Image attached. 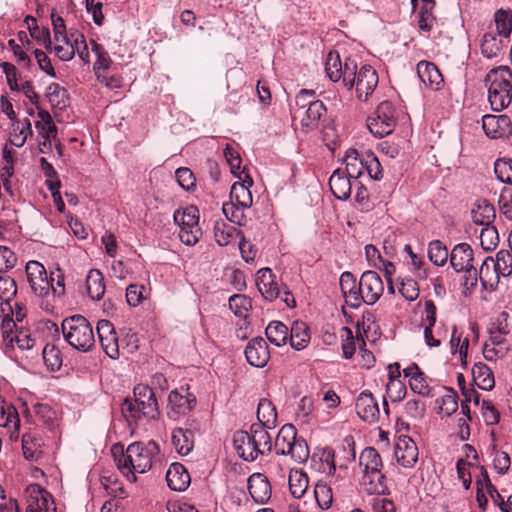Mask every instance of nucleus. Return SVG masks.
Returning <instances> with one entry per match:
<instances>
[{"label": "nucleus", "mask_w": 512, "mask_h": 512, "mask_svg": "<svg viewBox=\"0 0 512 512\" xmlns=\"http://www.w3.org/2000/svg\"><path fill=\"white\" fill-rule=\"evenodd\" d=\"M473 380L482 390H491L495 385L491 369L484 363H475L472 368Z\"/></svg>", "instance_id": "nucleus-39"}, {"label": "nucleus", "mask_w": 512, "mask_h": 512, "mask_svg": "<svg viewBox=\"0 0 512 512\" xmlns=\"http://www.w3.org/2000/svg\"><path fill=\"white\" fill-rule=\"evenodd\" d=\"M97 334L104 352L111 358L119 357L118 337L113 324L102 319L97 324Z\"/></svg>", "instance_id": "nucleus-17"}, {"label": "nucleus", "mask_w": 512, "mask_h": 512, "mask_svg": "<svg viewBox=\"0 0 512 512\" xmlns=\"http://www.w3.org/2000/svg\"><path fill=\"white\" fill-rule=\"evenodd\" d=\"M121 412L123 416L130 421H137L143 416L141 407H138L136 402L126 398L121 404Z\"/></svg>", "instance_id": "nucleus-63"}, {"label": "nucleus", "mask_w": 512, "mask_h": 512, "mask_svg": "<svg viewBox=\"0 0 512 512\" xmlns=\"http://www.w3.org/2000/svg\"><path fill=\"white\" fill-rule=\"evenodd\" d=\"M417 74L420 80L434 90L440 89L443 77L439 69L433 63L420 61L417 64Z\"/></svg>", "instance_id": "nucleus-29"}, {"label": "nucleus", "mask_w": 512, "mask_h": 512, "mask_svg": "<svg viewBox=\"0 0 512 512\" xmlns=\"http://www.w3.org/2000/svg\"><path fill=\"white\" fill-rule=\"evenodd\" d=\"M36 416L46 425H53L57 419L56 411L48 404L38 403L34 406Z\"/></svg>", "instance_id": "nucleus-61"}, {"label": "nucleus", "mask_w": 512, "mask_h": 512, "mask_svg": "<svg viewBox=\"0 0 512 512\" xmlns=\"http://www.w3.org/2000/svg\"><path fill=\"white\" fill-rule=\"evenodd\" d=\"M325 66L330 80L337 82L342 79L343 84L348 89H352L354 87L357 67L354 60H346L344 67H342L339 55L337 53L330 52L327 56Z\"/></svg>", "instance_id": "nucleus-9"}, {"label": "nucleus", "mask_w": 512, "mask_h": 512, "mask_svg": "<svg viewBox=\"0 0 512 512\" xmlns=\"http://www.w3.org/2000/svg\"><path fill=\"white\" fill-rule=\"evenodd\" d=\"M288 337L292 348L298 351L304 349L310 342V332L307 324L302 321H295Z\"/></svg>", "instance_id": "nucleus-33"}, {"label": "nucleus", "mask_w": 512, "mask_h": 512, "mask_svg": "<svg viewBox=\"0 0 512 512\" xmlns=\"http://www.w3.org/2000/svg\"><path fill=\"white\" fill-rule=\"evenodd\" d=\"M173 218L174 222L180 227L179 238L181 242L188 246L195 245L202 235L198 223V209L195 206H189L183 210H177Z\"/></svg>", "instance_id": "nucleus-7"}, {"label": "nucleus", "mask_w": 512, "mask_h": 512, "mask_svg": "<svg viewBox=\"0 0 512 512\" xmlns=\"http://www.w3.org/2000/svg\"><path fill=\"white\" fill-rule=\"evenodd\" d=\"M329 186L332 194L338 200H347L351 195L350 178L342 169H336L329 179Z\"/></svg>", "instance_id": "nucleus-26"}, {"label": "nucleus", "mask_w": 512, "mask_h": 512, "mask_svg": "<svg viewBox=\"0 0 512 512\" xmlns=\"http://www.w3.org/2000/svg\"><path fill=\"white\" fill-rule=\"evenodd\" d=\"M268 430L270 429L261 424H252L250 427L249 433L261 456L268 455L273 448L272 436Z\"/></svg>", "instance_id": "nucleus-30"}, {"label": "nucleus", "mask_w": 512, "mask_h": 512, "mask_svg": "<svg viewBox=\"0 0 512 512\" xmlns=\"http://www.w3.org/2000/svg\"><path fill=\"white\" fill-rule=\"evenodd\" d=\"M134 401L144 417L156 419L159 416V408L154 391L148 385L138 384L134 387Z\"/></svg>", "instance_id": "nucleus-14"}, {"label": "nucleus", "mask_w": 512, "mask_h": 512, "mask_svg": "<svg viewBox=\"0 0 512 512\" xmlns=\"http://www.w3.org/2000/svg\"><path fill=\"white\" fill-rule=\"evenodd\" d=\"M495 33L501 35L504 38H509L512 31V16L510 12L505 10H498L495 13Z\"/></svg>", "instance_id": "nucleus-52"}, {"label": "nucleus", "mask_w": 512, "mask_h": 512, "mask_svg": "<svg viewBox=\"0 0 512 512\" xmlns=\"http://www.w3.org/2000/svg\"><path fill=\"white\" fill-rule=\"evenodd\" d=\"M26 512H56L51 494L38 484L26 488Z\"/></svg>", "instance_id": "nucleus-12"}, {"label": "nucleus", "mask_w": 512, "mask_h": 512, "mask_svg": "<svg viewBox=\"0 0 512 512\" xmlns=\"http://www.w3.org/2000/svg\"><path fill=\"white\" fill-rule=\"evenodd\" d=\"M54 42V51L60 60L70 61L74 57L75 48L67 36H64V40L62 41Z\"/></svg>", "instance_id": "nucleus-60"}, {"label": "nucleus", "mask_w": 512, "mask_h": 512, "mask_svg": "<svg viewBox=\"0 0 512 512\" xmlns=\"http://www.w3.org/2000/svg\"><path fill=\"white\" fill-rule=\"evenodd\" d=\"M245 357L251 366L264 367L270 359L266 341L261 337L250 340L245 349Z\"/></svg>", "instance_id": "nucleus-19"}, {"label": "nucleus", "mask_w": 512, "mask_h": 512, "mask_svg": "<svg viewBox=\"0 0 512 512\" xmlns=\"http://www.w3.org/2000/svg\"><path fill=\"white\" fill-rule=\"evenodd\" d=\"M499 243V235L495 226L488 225L482 228L480 244L485 251L494 250Z\"/></svg>", "instance_id": "nucleus-53"}, {"label": "nucleus", "mask_w": 512, "mask_h": 512, "mask_svg": "<svg viewBox=\"0 0 512 512\" xmlns=\"http://www.w3.org/2000/svg\"><path fill=\"white\" fill-rule=\"evenodd\" d=\"M494 259L490 256L483 261L479 271L478 279L486 290H494L498 283L500 275L494 269Z\"/></svg>", "instance_id": "nucleus-31"}, {"label": "nucleus", "mask_w": 512, "mask_h": 512, "mask_svg": "<svg viewBox=\"0 0 512 512\" xmlns=\"http://www.w3.org/2000/svg\"><path fill=\"white\" fill-rule=\"evenodd\" d=\"M240 231L224 221H217L214 226V237L220 246H227L235 241Z\"/></svg>", "instance_id": "nucleus-40"}, {"label": "nucleus", "mask_w": 512, "mask_h": 512, "mask_svg": "<svg viewBox=\"0 0 512 512\" xmlns=\"http://www.w3.org/2000/svg\"><path fill=\"white\" fill-rule=\"evenodd\" d=\"M86 286L89 296L93 300L99 301L105 293V282L103 274L97 270L92 269L86 277Z\"/></svg>", "instance_id": "nucleus-38"}, {"label": "nucleus", "mask_w": 512, "mask_h": 512, "mask_svg": "<svg viewBox=\"0 0 512 512\" xmlns=\"http://www.w3.org/2000/svg\"><path fill=\"white\" fill-rule=\"evenodd\" d=\"M252 307V301L243 294H235L229 298V308L238 317H246Z\"/></svg>", "instance_id": "nucleus-47"}, {"label": "nucleus", "mask_w": 512, "mask_h": 512, "mask_svg": "<svg viewBox=\"0 0 512 512\" xmlns=\"http://www.w3.org/2000/svg\"><path fill=\"white\" fill-rule=\"evenodd\" d=\"M396 126L395 110L391 102L383 101L367 119L369 131L378 138L391 134Z\"/></svg>", "instance_id": "nucleus-8"}, {"label": "nucleus", "mask_w": 512, "mask_h": 512, "mask_svg": "<svg viewBox=\"0 0 512 512\" xmlns=\"http://www.w3.org/2000/svg\"><path fill=\"white\" fill-rule=\"evenodd\" d=\"M265 334L270 343L280 347L287 343L289 330L284 323L271 321L266 327Z\"/></svg>", "instance_id": "nucleus-41"}, {"label": "nucleus", "mask_w": 512, "mask_h": 512, "mask_svg": "<svg viewBox=\"0 0 512 512\" xmlns=\"http://www.w3.org/2000/svg\"><path fill=\"white\" fill-rule=\"evenodd\" d=\"M246 208H242L238 203L230 201L229 203H224L222 207V211L226 218L239 226L245 225L247 218L244 214V210Z\"/></svg>", "instance_id": "nucleus-49"}, {"label": "nucleus", "mask_w": 512, "mask_h": 512, "mask_svg": "<svg viewBox=\"0 0 512 512\" xmlns=\"http://www.w3.org/2000/svg\"><path fill=\"white\" fill-rule=\"evenodd\" d=\"M506 38L495 33L494 31L487 32L483 35L481 42V52L486 58H494L499 55L504 47V40Z\"/></svg>", "instance_id": "nucleus-34"}, {"label": "nucleus", "mask_w": 512, "mask_h": 512, "mask_svg": "<svg viewBox=\"0 0 512 512\" xmlns=\"http://www.w3.org/2000/svg\"><path fill=\"white\" fill-rule=\"evenodd\" d=\"M395 458L404 468H412L418 460V447L408 436L401 435L395 443Z\"/></svg>", "instance_id": "nucleus-18"}, {"label": "nucleus", "mask_w": 512, "mask_h": 512, "mask_svg": "<svg viewBox=\"0 0 512 512\" xmlns=\"http://www.w3.org/2000/svg\"><path fill=\"white\" fill-rule=\"evenodd\" d=\"M340 287L346 303L352 308L360 307V281L357 283L351 272L341 274Z\"/></svg>", "instance_id": "nucleus-25"}, {"label": "nucleus", "mask_w": 512, "mask_h": 512, "mask_svg": "<svg viewBox=\"0 0 512 512\" xmlns=\"http://www.w3.org/2000/svg\"><path fill=\"white\" fill-rule=\"evenodd\" d=\"M494 172L501 182L512 185V159H498Z\"/></svg>", "instance_id": "nucleus-55"}, {"label": "nucleus", "mask_w": 512, "mask_h": 512, "mask_svg": "<svg viewBox=\"0 0 512 512\" xmlns=\"http://www.w3.org/2000/svg\"><path fill=\"white\" fill-rule=\"evenodd\" d=\"M398 291L407 301L410 302L415 301L419 296L418 283L412 278L401 279Z\"/></svg>", "instance_id": "nucleus-57"}, {"label": "nucleus", "mask_w": 512, "mask_h": 512, "mask_svg": "<svg viewBox=\"0 0 512 512\" xmlns=\"http://www.w3.org/2000/svg\"><path fill=\"white\" fill-rule=\"evenodd\" d=\"M472 220L476 225H491L495 218V209L492 204L486 200H479L471 211Z\"/></svg>", "instance_id": "nucleus-35"}, {"label": "nucleus", "mask_w": 512, "mask_h": 512, "mask_svg": "<svg viewBox=\"0 0 512 512\" xmlns=\"http://www.w3.org/2000/svg\"><path fill=\"white\" fill-rule=\"evenodd\" d=\"M224 157L230 166L231 172L241 178L240 175L244 173V170H241L242 160L239 153L230 144H227L224 149Z\"/></svg>", "instance_id": "nucleus-58"}, {"label": "nucleus", "mask_w": 512, "mask_h": 512, "mask_svg": "<svg viewBox=\"0 0 512 512\" xmlns=\"http://www.w3.org/2000/svg\"><path fill=\"white\" fill-rule=\"evenodd\" d=\"M494 269L502 277H508L512 274V255L507 250H500L494 259Z\"/></svg>", "instance_id": "nucleus-50"}, {"label": "nucleus", "mask_w": 512, "mask_h": 512, "mask_svg": "<svg viewBox=\"0 0 512 512\" xmlns=\"http://www.w3.org/2000/svg\"><path fill=\"white\" fill-rule=\"evenodd\" d=\"M474 253L467 243H459L450 253V264L456 272H461L473 266Z\"/></svg>", "instance_id": "nucleus-24"}, {"label": "nucleus", "mask_w": 512, "mask_h": 512, "mask_svg": "<svg viewBox=\"0 0 512 512\" xmlns=\"http://www.w3.org/2000/svg\"><path fill=\"white\" fill-rule=\"evenodd\" d=\"M26 22L29 25L30 35L33 38L43 42L45 45V48L47 50L51 51L52 50V42H51L49 30L45 29V28H40L37 25L36 19L33 16H27Z\"/></svg>", "instance_id": "nucleus-51"}, {"label": "nucleus", "mask_w": 512, "mask_h": 512, "mask_svg": "<svg viewBox=\"0 0 512 512\" xmlns=\"http://www.w3.org/2000/svg\"><path fill=\"white\" fill-rule=\"evenodd\" d=\"M482 128L488 137L494 139L512 134V122L507 115H484Z\"/></svg>", "instance_id": "nucleus-16"}, {"label": "nucleus", "mask_w": 512, "mask_h": 512, "mask_svg": "<svg viewBox=\"0 0 512 512\" xmlns=\"http://www.w3.org/2000/svg\"><path fill=\"white\" fill-rule=\"evenodd\" d=\"M288 482L291 495L296 499L303 497L309 485L306 473L297 469L291 470Z\"/></svg>", "instance_id": "nucleus-43"}, {"label": "nucleus", "mask_w": 512, "mask_h": 512, "mask_svg": "<svg viewBox=\"0 0 512 512\" xmlns=\"http://www.w3.org/2000/svg\"><path fill=\"white\" fill-rule=\"evenodd\" d=\"M253 185V180L246 175L243 182H236L232 185L230 191V200L238 203L242 208H250L253 202L252 194L249 188Z\"/></svg>", "instance_id": "nucleus-27"}, {"label": "nucleus", "mask_w": 512, "mask_h": 512, "mask_svg": "<svg viewBox=\"0 0 512 512\" xmlns=\"http://www.w3.org/2000/svg\"><path fill=\"white\" fill-rule=\"evenodd\" d=\"M270 268H262L257 272L256 285L261 295L273 301L280 295V289Z\"/></svg>", "instance_id": "nucleus-23"}, {"label": "nucleus", "mask_w": 512, "mask_h": 512, "mask_svg": "<svg viewBox=\"0 0 512 512\" xmlns=\"http://www.w3.org/2000/svg\"><path fill=\"white\" fill-rule=\"evenodd\" d=\"M16 327L17 322L14 320V318L10 317L9 313L4 314L0 329L2 332L3 339L8 346L13 347L14 345L13 337L16 334V331H14Z\"/></svg>", "instance_id": "nucleus-59"}, {"label": "nucleus", "mask_w": 512, "mask_h": 512, "mask_svg": "<svg viewBox=\"0 0 512 512\" xmlns=\"http://www.w3.org/2000/svg\"><path fill=\"white\" fill-rule=\"evenodd\" d=\"M46 96L53 107L64 109L68 104L67 90L57 83H51L47 87Z\"/></svg>", "instance_id": "nucleus-45"}, {"label": "nucleus", "mask_w": 512, "mask_h": 512, "mask_svg": "<svg viewBox=\"0 0 512 512\" xmlns=\"http://www.w3.org/2000/svg\"><path fill=\"white\" fill-rule=\"evenodd\" d=\"M27 281L33 293L39 297L52 294L61 297L65 293L64 275L60 268L50 275L43 264L38 261H28L25 267Z\"/></svg>", "instance_id": "nucleus-2"}, {"label": "nucleus", "mask_w": 512, "mask_h": 512, "mask_svg": "<svg viewBox=\"0 0 512 512\" xmlns=\"http://www.w3.org/2000/svg\"><path fill=\"white\" fill-rule=\"evenodd\" d=\"M17 294L16 282L9 276H0V311L5 313L6 306L11 309L10 301Z\"/></svg>", "instance_id": "nucleus-42"}, {"label": "nucleus", "mask_w": 512, "mask_h": 512, "mask_svg": "<svg viewBox=\"0 0 512 512\" xmlns=\"http://www.w3.org/2000/svg\"><path fill=\"white\" fill-rule=\"evenodd\" d=\"M359 465L363 471L361 485L371 495H383L387 491L385 476L381 469L383 462L380 454L373 447H366L360 454Z\"/></svg>", "instance_id": "nucleus-3"}, {"label": "nucleus", "mask_w": 512, "mask_h": 512, "mask_svg": "<svg viewBox=\"0 0 512 512\" xmlns=\"http://www.w3.org/2000/svg\"><path fill=\"white\" fill-rule=\"evenodd\" d=\"M274 448L277 454L288 455L297 463H303L309 457L306 441L297 438L296 428L292 424L282 426L275 438Z\"/></svg>", "instance_id": "nucleus-6"}, {"label": "nucleus", "mask_w": 512, "mask_h": 512, "mask_svg": "<svg viewBox=\"0 0 512 512\" xmlns=\"http://www.w3.org/2000/svg\"><path fill=\"white\" fill-rule=\"evenodd\" d=\"M378 84V75L370 65H364L356 71L354 85L359 100L366 101Z\"/></svg>", "instance_id": "nucleus-15"}, {"label": "nucleus", "mask_w": 512, "mask_h": 512, "mask_svg": "<svg viewBox=\"0 0 512 512\" xmlns=\"http://www.w3.org/2000/svg\"><path fill=\"white\" fill-rule=\"evenodd\" d=\"M0 426L13 429V432H17L19 430L20 419L13 406H0Z\"/></svg>", "instance_id": "nucleus-46"}, {"label": "nucleus", "mask_w": 512, "mask_h": 512, "mask_svg": "<svg viewBox=\"0 0 512 512\" xmlns=\"http://www.w3.org/2000/svg\"><path fill=\"white\" fill-rule=\"evenodd\" d=\"M195 405L196 397L192 393L182 394L178 390H172L168 395L167 416L177 421L192 411Z\"/></svg>", "instance_id": "nucleus-13"}, {"label": "nucleus", "mask_w": 512, "mask_h": 512, "mask_svg": "<svg viewBox=\"0 0 512 512\" xmlns=\"http://www.w3.org/2000/svg\"><path fill=\"white\" fill-rule=\"evenodd\" d=\"M448 250L446 246H444L441 241L434 240L429 243L428 246V257L432 263L436 266H443L448 260L449 257Z\"/></svg>", "instance_id": "nucleus-48"}, {"label": "nucleus", "mask_w": 512, "mask_h": 512, "mask_svg": "<svg viewBox=\"0 0 512 512\" xmlns=\"http://www.w3.org/2000/svg\"><path fill=\"white\" fill-rule=\"evenodd\" d=\"M435 6H421L418 14V26L421 31L430 32L435 23L436 18L433 15V9Z\"/></svg>", "instance_id": "nucleus-56"}, {"label": "nucleus", "mask_w": 512, "mask_h": 512, "mask_svg": "<svg viewBox=\"0 0 512 512\" xmlns=\"http://www.w3.org/2000/svg\"><path fill=\"white\" fill-rule=\"evenodd\" d=\"M172 444L180 455H188L194 446L193 432L183 428L174 429L172 433Z\"/></svg>", "instance_id": "nucleus-32"}, {"label": "nucleus", "mask_w": 512, "mask_h": 512, "mask_svg": "<svg viewBox=\"0 0 512 512\" xmlns=\"http://www.w3.org/2000/svg\"><path fill=\"white\" fill-rule=\"evenodd\" d=\"M488 86V100L493 110L501 111L512 101V69L499 66L488 72L485 77Z\"/></svg>", "instance_id": "nucleus-4"}, {"label": "nucleus", "mask_w": 512, "mask_h": 512, "mask_svg": "<svg viewBox=\"0 0 512 512\" xmlns=\"http://www.w3.org/2000/svg\"><path fill=\"white\" fill-rule=\"evenodd\" d=\"M43 441L34 434H24L22 437V450L24 457L29 461H36L42 455Z\"/></svg>", "instance_id": "nucleus-37"}, {"label": "nucleus", "mask_w": 512, "mask_h": 512, "mask_svg": "<svg viewBox=\"0 0 512 512\" xmlns=\"http://www.w3.org/2000/svg\"><path fill=\"white\" fill-rule=\"evenodd\" d=\"M43 359L52 371L58 370L61 367L62 359L60 352L54 346H45L43 349Z\"/></svg>", "instance_id": "nucleus-62"}, {"label": "nucleus", "mask_w": 512, "mask_h": 512, "mask_svg": "<svg viewBox=\"0 0 512 512\" xmlns=\"http://www.w3.org/2000/svg\"><path fill=\"white\" fill-rule=\"evenodd\" d=\"M335 453L330 447L323 448L319 453V459L321 461V469L323 472L332 474L335 472Z\"/></svg>", "instance_id": "nucleus-64"}, {"label": "nucleus", "mask_w": 512, "mask_h": 512, "mask_svg": "<svg viewBox=\"0 0 512 512\" xmlns=\"http://www.w3.org/2000/svg\"><path fill=\"white\" fill-rule=\"evenodd\" d=\"M358 156L359 154L356 150L347 151L345 158L346 169L344 171L350 179L361 177L365 171V163Z\"/></svg>", "instance_id": "nucleus-44"}, {"label": "nucleus", "mask_w": 512, "mask_h": 512, "mask_svg": "<svg viewBox=\"0 0 512 512\" xmlns=\"http://www.w3.org/2000/svg\"><path fill=\"white\" fill-rule=\"evenodd\" d=\"M356 412L366 422L374 423L378 420L380 410L378 403L370 392L364 391L359 394L356 400Z\"/></svg>", "instance_id": "nucleus-20"}, {"label": "nucleus", "mask_w": 512, "mask_h": 512, "mask_svg": "<svg viewBox=\"0 0 512 512\" xmlns=\"http://www.w3.org/2000/svg\"><path fill=\"white\" fill-rule=\"evenodd\" d=\"M314 496L320 508L328 509L331 507L333 494L328 484L322 482L317 483L314 488Z\"/></svg>", "instance_id": "nucleus-54"}, {"label": "nucleus", "mask_w": 512, "mask_h": 512, "mask_svg": "<svg viewBox=\"0 0 512 512\" xmlns=\"http://www.w3.org/2000/svg\"><path fill=\"white\" fill-rule=\"evenodd\" d=\"M384 292V283L375 271H365L360 277V305L375 304Z\"/></svg>", "instance_id": "nucleus-11"}, {"label": "nucleus", "mask_w": 512, "mask_h": 512, "mask_svg": "<svg viewBox=\"0 0 512 512\" xmlns=\"http://www.w3.org/2000/svg\"><path fill=\"white\" fill-rule=\"evenodd\" d=\"M159 452V446L154 441L147 443L134 442L127 447L125 453L121 451L118 457L116 456L115 449L113 450L119 470L131 482L136 481V473H145L152 468Z\"/></svg>", "instance_id": "nucleus-1"}, {"label": "nucleus", "mask_w": 512, "mask_h": 512, "mask_svg": "<svg viewBox=\"0 0 512 512\" xmlns=\"http://www.w3.org/2000/svg\"><path fill=\"white\" fill-rule=\"evenodd\" d=\"M258 423L269 429H274L277 424V412L275 406L267 399H261L257 408Z\"/></svg>", "instance_id": "nucleus-36"}, {"label": "nucleus", "mask_w": 512, "mask_h": 512, "mask_svg": "<svg viewBox=\"0 0 512 512\" xmlns=\"http://www.w3.org/2000/svg\"><path fill=\"white\" fill-rule=\"evenodd\" d=\"M167 484L174 491H184L190 484V475L180 463L172 464L166 473Z\"/></svg>", "instance_id": "nucleus-28"}, {"label": "nucleus", "mask_w": 512, "mask_h": 512, "mask_svg": "<svg viewBox=\"0 0 512 512\" xmlns=\"http://www.w3.org/2000/svg\"><path fill=\"white\" fill-rule=\"evenodd\" d=\"M248 490L256 503L264 504L271 498L270 482L261 473H254L248 478Z\"/></svg>", "instance_id": "nucleus-21"}, {"label": "nucleus", "mask_w": 512, "mask_h": 512, "mask_svg": "<svg viewBox=\"0 0 512 512\" xmlns=\"http://www.w3.org/2000/svg\"><path fill=\"white\" fill-rule=\"evenodd\" d=\"M65 340L71 347L81 352L92 350L95 337L90 322L82 315L65 318L61 325Z\"/></svg>", "instance_id": "nucleus-5"}, {"label": "nucleus", "mask_w": 512, "mask_h": 512, "mask_svg": "<svg viewBox=\"0 0 512 512\" xmlns=\"http://www.w3.org/2000/svg\"><path fill=\"white\" fill-rule=\"evenodd\" d=\"M233 446L237 454L245 461H254L261 455L250 433L247 431H237L234 433Z\"/></svg>", "instance_id": "nucleus-22"}, {"label": "nucleus", "mask_w": 512, "mask_h": 512, "mask_svg": "<svg viewBox=\"0 0 512 512\" xmlns=\"http://www.w3.org/2000/svg\"><path fill=\"white\" fill-rule=\"evenodd\" d=\"M326 113V107L320 100L314 103H310L305 110H291L293 120H299L301 129L305 132L317 129L322 119L326 116Z\"/></svg>", "instance_id": "nucleus-10"}]
</instances>
